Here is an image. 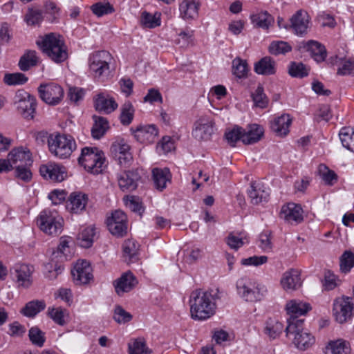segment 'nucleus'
Returning a JSON list of instances; mask_svg holds the SVG:
<instances>
[{"label": "nucleus", "mask_w": 354, "mask_h": 354, "mask_svg": "<svg viewBox=\"0 0 354 354\" xmlns=\"http://www.w3.org/2000/svg\"><path fill=\"white\" fill-rule=\"evenodd\" d=\"M354 267V254L351 251H345L340 257V270L348 273Z\"/></svg>", "instance_id": "43"}, {"label": "nucleus", "mask_w": 354, "mask_h": 354, "mask_svg": "<svg viewBox=\"0 0 354 354\" xmlns=\"http://www.w3.org/2000/svg\"><path fill=\"white\" fill-rule=\"evenodd\" d=\"M142 23L146 28H153L160 25L158 17L148 12H144L142 16Z\"/></svg>", "instance_id": "56"}, {"label": "nucleus", "mask_w": 354, "mask_h": 354, "mask_svg": "<svg viewBox=\"0 0 354 354\" xmlns=\"http://www.w3.org/2000/svg\"><path fill=\"white\" fill-rule=\"evenodd\" d=\"M245 240H246L245 237L239 236L231 232L226 238L225 242L231 249L237 250L244 245Z\"/></svg>", "instance_id": "54"}, {"label": "nucleus", "mask_w": 354, "mask_h": 354, "mask_svg": "<svg viewBox=\"0 0 354 354\" xmlns=\"http://www.w3.org/2000/svg\"><path fill=\"white\" fill-rule=\"evenodd\" d=\"M64 220L55 209L46 208L37 218L39 229L49 235L59 234L63 228Z\"/></svg>", "instance_id": "6"}, {"label": "nucleus", "mask_w": 354, "mask_h": 354, "mask_svg": "<svg viewBox=\"0 0 354 354\" xmlns=\"http://www.w3.org/2000/svg\"><path fill=\"white\" fill-rule=\"evenodd\" d=\"M288 72L292 77H304L308 75V69L301 62L291 63Z\"/></svg>", "instance_id": "51"}, {"label": "nucleus", "mask_w": 354, "mask_h": 354, "mask_svg": "<svg viewBox=\"0 0 354 354\" xmlns=\"http://www.w3.org/2000/svg\"><path fill=\"white\" fill-rule=\"evenodd\" d=\"M138 249V243L133 239H128L125 241L123 244V252L124 254L129 256L130 258H133L137 254Z\"/></svg>", "instance_id": "55"}, {"label": "nucleus", "mask_w": 354, "mask_h": 354, "mask_svg": "<svg viewBox=\"0 0 354 354\" xmlns=\"http://www.w3.org/2000/svg\"><path fill=\"white\" fill-rule=\"evenodd\" d=\"M283 330V326L276 318H269L266 322L264 333L270 339H274L278 337Z\"/></svg>", "instance_id": "35"}, {"label": "nucleus", "mask_w": 354, "mask_h": 354, "mask_svg": "<svg viewBox=\"0 0 354 354\" xmlns=\"http://www.w3.org/2000/svg\"><path fill=\"white\" fill-rule=\"evenodd\" d=\"M28 165H25L15 167L16 169V177L26 182L29 181L32 178V173L28 167Z\"/></svg>", "instance_id": "58"}, {"label": "nucleus", "mask_w": 354, "mask_h": 354, "mask_svg": "<svg viewBox=\"0 0 354 354\" xmlns=\"http://www.w3.org/2000/svg\"><path fill=\"white\" fill-rule=\"evenodd\" d=\"M236 289L238 295L248 302L261 300L266 292V288L263 285L248 277H242L238 279Z\"/></svg>", "instance_id": "7"}, {"label": "nucleus", "mask_w": 354, "mask_h": 354, "mask_svg": "<svg viewBox=\"0 0 354 354\" xmlns=\"http://www.w3.org/2000/svg\"><path fill=\"white\" fill-rule=\"evenodd\" d=\"M24 20L28 25L34 26L39 24L43 20L41 10L33 8L28 9Z\"/></svg>", "instance_id": "48"}, {"label": "nucleus", "mask_w": 354, "mask_h": 354, "mask_svg": "<svg viewBox=\"0 0 354 354\" xmlns=\"http://www.w3.org/2000/svg\"><path fill=\"white\" fill-rule=\"evenodd\" d=\"M252 100L256 106L263 109L268 103V100L263 93V88L259 86L252 94Z\"/></svg>", "instance_id": "52"}, {"label": "nucleus", "mask_w": 354, "mask_h": 354, "mask_svg": "<svg viewBox=\"0 0 354 354\" xmlns=\"http://www.w3.org/2000/svg\"><path fill=\"white\" fill-rule=\"evenodd\" d=\"M308 311H288L286 336L301 350H306L315 342L314 337L303 330V324Z\"/></svg>", "instance_id": "1"}, {"label": "nucleus", "mask_w": 354, "mask_h": 354, "mask_svg": "<svg viewBox=\"0 0 354 354\" xmlns=\"http://www.w3.org/2000/svg\"><path fill=\"white\" fill-rule=\"evenodd\" d=\"M28 336L31 342L39 347L44 345L46 340L45 333L36 326L29 330Z\"/></svg>", "instance_id": "47"}, {"label": "nucleus", "mask_w": 354, "mask_h": 354, "mask_svg": "<svg viewBox=\"0 0 354 354\" xmlns=\"http://www.w3.org/2000/svg\"><path fill=\"white\" fill-rule=\"evenodd\" d=\"M111 61L112 56L108 51L95 52L88 58L89 71L98 81L104 82L110 77Z\"/></svg>", "instance_id": "5"}, {"label": "nucleus", "mask_w": 354, "mask_h": 354, "mask_svg": "<svg viewBox=\"0 0 354 354\" xmlns=\"http://www.w3.org/2000/svg\"><path fill=\"white\" fill-rule=\"evenodd\" d=\"M223 303L222 295L218 290L196 289L191 292L189 299L190 310H214L223 308Z\"/></svg>", "instance_id": "2"}, {"label": "nucleus", "mask_w": 354, "mask_h": 354, "mask_svg": "<svg viewBox=\"0 0 354 354\" xmlns=\"http://www.w3.org/2000/svg\"><path fill=\"white\" fill-rule=\"evenodd\" d=\"M153 180L156 189H164L171 180V175L167 168H154L152 170Z\"/></svg>", "instance_id": "30"}, {"label": "nucleus", "mask_w": 354, "mask_h": 354, "mask_svg": "<svg viewBox=\"0 0 354 354\" xmlns=\"http://www.w3.org/2000/svg\"><path fill=\"white\" fill-rule=\"evenodd\" d=\"M39 172L45 179L53 182H62L67 176L66 169L63 165L52 162L42 165Z\"/></svg>", "instance_id": "12"}, {"label": "nucleus", "mask_w": 354, "mask_h": 354, "mask_svg": "<svg viewBox=\"0 0 354 354\" xmlns=\"http://www.w3.org/2000/svg\"><path fill=\"white\" fill-rule=\"evenodd\" d=\"M48 315L56 324L63 326L70 320V315L68 311H48Z\"/></svg>", "instance_id": "53"}, {"label": "nucleus", "mask_w": 354, "mask_h": 354, "mask_svg": "<svg viewBox=\"0 0 354 354\" xmlns=\"http://www.w3.org/2000/svg\"><path fill=\"white\" fill-rule=\"evenodd\" d=\"M37 44L56 63L62 62L68 57L67 48L59 35L53 32L47 34Z\"/></svg>", "instance_id": "3"}, {"label": "nucleus", "mask_w": 354, "mask_h": 354, "mask_svg": "<svg viewBox=\"0 0 354 354\" xmlns=\"http://www.w3.org/2000/svg\"><path fill=\"white\" fill-rule=\"evenodd\" d=\"M15 104L24 118H33L36 109V99L33 95L24 90L18 91L15 96Z\"/></svg>", "instance_id": "9"}, {"label": "nucleus", "mask_w": 354, "mask_h": 354, "mask_svg": "<svg viewBox=\"0 0 354 354\" xmlns=\"http://www.w3.org/2000/svg\"><path fill=\"white\" fill-rule=\"evenodd\" d=\"M134 137L142 143H152L158 136V131L154 124L139 125L136 129L131 128Z\"/></svg>", "instance_id": "16"}, {"label": "nucleus", "mask_w": 354, "mask_h": 354, "mask_svg": "<svg viewBox=\"0 0 354 354\" xmlns=\"http://www.w3.org/2000/svg\"><path fill=\"white\" fill-rule=\"evenodd\" d=\"M242 142L245 145H252L258 142L263 135V128L257 124L249 125L243 129Z\"/></svg>", "instance_id": "28"}, {"label": "nucleus", "mask_w": 354, "mask_h": 354, "mask_svg": "<svg viewBox=\"0 0 354 354\" xmlns=\"http://www.w3.org/2000/svg\"><path fill=\"white\" fill-rule=\"evenodd\" d=\"M107 226L112 234L123 236L127 230L126 214L121 210L115 211L112 216L107 218Z\"/></svg>", "instance_id": "13"}, {"label": "nucleus", "mask_w": 354, "mask_h": 354, "mask_svg": "<svg viewBox=\"0 0 354 354\" xmlns=\"http://www.w3.org/2000/svg\"><path fill=\"white\" fill-rule=\"evenodd\" d=\"M268 261L266 256H253L241 261L243 265L258 266L266 263Z\"/></svg>", "instance_id": "59"}, {"label": "nucleus", "mask_w": 354, "mask_h": 354, "mask_svg": "<svg viewBox=\"0 0 354 354\" xmlns=\"http://www.w3.org/2000/svg\"><path fill=\"white\" fill-rule=\"evenodd\" d=\"M136 277L131 272L128 271L123 273L120 278L113 282L116 293L121 296L125 292L132 290L138 284Z\"/></svg>", "instance_id": "18"}, {"label": "nucleus", "mask_w": 354, "mask_h": 354, "mask_svg": "<svg viewBox=\"0 0 354 354\" xmlns=\"http://www.w3.org/2000/svg\"><path fill=\"white\" fill-rule=\"evenodd\" d=\"M354 71V62L348 59L342 62L337 69V74L340 75H350Z\"/></svg>", "instance_id": "61"}, {"label": "nucleus", "mask_w": 354, "mask_h": 354, "mask_svg": "<svg viewBox=\"0 0 354 354\" xmlns=\"http://www.w3.org/2000/svg\"><path fill=\"white\" fill-rule=\"evenodd\" d=\"M9 26L6 23H3L0 28V44L3 45L8 44L11 39L12 35L10 33Z\"/></svg>", "instance_id": "64"}, {"label": "nucleus", "mask_w": 354, "mask_h": 354, "mask_svg": "<svg viewBox=\"0 0 354 354\" xmlns=\"http://www.w3.org/2000/svg\"><path fill=\"white\" fill-rule=\"evenodd\" d=\"M292 49L291 46L285 41H272L269 46V52L272 55L285 54Z\"/></svg>", "instance_id": "50"}, {"label": "nucleus", "mask_w": 354, "mask_h": 354, "mask_svg": "<svg viewBox=\"0 0 354 354\" xmlns=\"http://www.w3.org/2000/svg\"><path fill=\"white\" fill-rule=\"evenodd\" d=\"M140 176L137 170L124 171L118 177V185L123 192L136 189Z\"/></svg>", "instance_id": "21"}, {"label": "nucleus", "mask_w": 354, "mask_h": 354, "mask_svg": "<svg viewBox=\"0 0 354 354\" xmlns=\"http://www.w3.org/2000/svg\"><path fill=\"white\" fill-rule=\"evenodd\" d=\"M232 71L234 75L239 78L245 77L249 71L247 62L239 57L235 58L232 62Z\"/></svg>", "instance_id": "42"}, {"label": "nucleus", "mask_w": 354, "mask_h": 354, "mask_svg": "<svg viewBox=\"0 0 354 354\" xmlns=\"http://www.w3.org/2000/svg\"><path fill=\"white\" fill-rule=\"evenodd\" d=\"M111 153L119 163L127 165L132 160V155L130 152V147L124 140L115 142L111 147Z\"/></svg>", "instance_id": "20"}, {"label": "nucleus", "mask_w": 354, "mask_h": 354, "mask_svg": "<svg viewBox=\"0 0 354 354\" xmlns=\"http://www.w3.org/2000/svg\"><path fill=\"white\" fill-rule=\"evenodd\" d=\"M304 47L310 52L311 57L317 62H323L326 57V50L324 46L315 41L306 42Z\"/></svg>", "instance_id": "32"}, {"label": "nucleus", "mask_w": 354, "mask_h": 354, "mask_svg": "<svg viewBox=\"0 0 354 354\" xmlns=\"http://www.w3.org/2000/svg\"><path fill=\"white\" fill-rule=\"evenodd\" d=\"M40 98L49 105L58 104L64 97V90L58 84L50 83L38 87Z\"/></svg>", "instance_id": "10"}, {"label": "nucleus", "mask_w": 354, "mask_h": 354, "mask_svg": "<svg viewBox=\"0 0 354 354\" xmlns=\"http://www.w3.org/2000/svg\"><path fill=\"white\" fill-rule=\"evenodd\" d=\"M12 169L17 166L31 165V153L29 149L24 147L12 149L8 154Z\"/></svg>", "instance_id": "19"}, {"label": "nucleus", "mask_w": 354, "mask_h": 354, "mask_svg": "<svg viewBox=\"0 0 354 354\" xmlns=\"http://www.w3.org/2000/svg\"><path fill=\"white\" fill-rule=\"evenodd\" d=\"M248 196L252 204L258 205L268 201L270 189L260 181L252 182L248 191Z\"/></svg>", "instance_id": "17"}, {"label": "nucleus", "mask_w": 354, "mask_h": 354, "mask_svg": "<svg viewBox=\"0 0 354 354\" xmlns=\"http://www.w3.org/2000/svg\"><path fill=\"white\" fill-rule=\"evenodd\" d=\"M93 13L98 17L109 15L114 11L113 7L109 3L97 2L91 6Z\"/></svg>", "instance_id": "45"}, {"label": "nucleus", "mask_w": 354, "mask_h": 354, "mask_svg": "<svg viewBox=\"0 0 354 354\" xmlns=\"http://www.w3.org/2000/svg\"><path fill=\"white\" fill-rule=\"evenodd\" d=\"M193 37V31L190 30L182 31L178 34V38L176 39V43L181 44V46L185 47L192 42Z\"/></svg>", "instance_id": "62"}, {"label": "nucleus", "mask_w": 354, "mask_h": 354, "mask_svg": "<svg viewBox=\"0 0 354 354\" xmlns=\"http://www.w3.org/2000/svg\"><path fill=\"white\" fill-rule=\"evenodd\" d=\"M14 275L19 286L28 288L32 283V274L33 267L26 264H16L14 268Z\"/></svg>", "instance_id": "22"}, {"label": "nucleus", "mask_w": 354, "mask_h": 354, "mask_svg": "<svg viewBox=\"0 0 354 354\" xmlns=\"http://www.w3.org/2000/svg\"><path fill=\"white\" fill-rule=\"evenodd\" d=\"M280 216L288 223H298L303 220V210L299 205L288 203L282 207Z\"/></svg>", "instance_id": "23"}, {"label": "nucleus", "mask_w": 354, "mask_h": 354, "mask_svg": "<svg viewBox=\"0 0 354 354\" xmlns=\"http://www.w3.org/2000/svg\"><path fill=\"white\" fill-rule=\"evenodd\" d=\"M281 284L286 290H294L301 286L300 273L296 269L285 272L281 279Z\"/></svg>", "instance_id": "25"}, {"label": "nucleus", "mask_w": 354, "mask_h": 354, "mask_svg": "<svg viewBox=\"0 0 354 354\" xmlns=\"http://www.w3.org/2000/svg\"><path fill=\"white\" fill-rule=\"evenodd\" d=\"M94 107L100 113L110 114L118 107L115 99L105 93H100L93 99Z\"/></svg>", "instance_id": "15"}, {"label": "nucleus", "mask_w": 354, "mask_h": 354, "mask_svg": "<svg viewBox=\"0 0 354 354\" xmlns=\"http://www.w3.org/2000/svg\"><path fill=\"white\" fill-rule=\"evenodd\" d=\"M291 27L297 35L305 34L308 28L310 17L307 12L299 10L290 19Z\"/></svg>", "instance_id": "24"}, {"label": "nucleus", "mask_w": 354, "mask_h": 354, "mask_svg": "<svg viewBox=\"0 0 354 354\" xmlns=\"http://www.w3.org/2000/svg\"><path fill=\"white\" fill-rule=\"evenodd\" d=\"M129 354H153L144 339H136L128 344Z\"/></svg>", "instance_id": "39"}, {"label": "nucleus", "mask_w": 354, "mask_h": 354, "mask_svg": "<svg viewBox=\"0 0 354 354\" xmlns=\"http://www.w3.org/2000/svg\"><path fill=\"white\" fill-rule=\"evenodd\" d=\"M78 162L88 172L93 174L102 173L106 167L104 152L95 147L83 148Z\"/></svg>", "instance_id": "4"}, {"label": "nucleus", "mask_w": 354, "mask_h": 354, "mask_svg": "<svg viewBox=\"0 0 354 354\" xmlns=\"http://www.w3.org/2000/svg\"><path fill=\"white\" fill-rule=\"evenodd\" d=\"M126 204L131 211L137 212L139 214H141L144 211L140 199L138 197L130 196L127 201Z\"/></svg>", "instance_id": "60"}, {"label": "nucleus", "mask_w": 354, "mask_h": 354, "mask_svg": "<svg viewBox=\"0 0 354 354\" xmlns=\"http://www.w3.org/2000/svg\"><path fill=\"white\" fill-rule=\"evenodd\" d=\"M312 307L308 302L299 299H292L287 301L285 310H311Z\"/></svg>", "instance_id": "57"}, {"label": "nucleus", "mask_w": 354, "mask_h": 354, "mask_svg": "<svg viewBox=\"0 0 354 354\" xmlns=\"http://www.w3.org/2000/svg\"><path fill=\"white\" fill-rule=\"evenodd\" d=\"M93 119L94 124L91 129V135L93 138L100 139L109 129V122L105 118L102 116L93 115Z\"/></svg>", "instance_id": "34"}, {"label": "nucleus", "mask_w": 354, "mask_h": 354, "mask_svg": "<svg viewBox=\"0 0 354 354\" xmlns=\"http://www.w3.org/2000/svg\"><path fill=\"white\" fill-rule=\"evenodd\" d=\"M215 131L214 122L212 119L203 116L195 123L192 136L199 141H207L212 138Z\"/></svg>", "instance_id": "11"}, {"label": "nucleus", "mask_w": 354, "mask_h": 354, "mask_svg": "<svg viewBox=\"0 0 354 354\" xmlns=\"http://www.w3.org/2000/svg\"><path fill=\"white\" fill-rule=\"evenodd\" d=\"M354 299L348 297L337 298L333 302V310H353Z\"/></svg>", "instance_id": "49"}, {"label": "nucleus", "mask_w": 354, "mask_h": 354, "mask_svg": "<svg viewBox=\"0 0 354 354\" xmlns=\"http://www.w3.org/2000/svg\"><path fill=\"white\" fill-rule=\"evenodd\" d=\"M344 147L354 153V130L350 127L342 128L339 133Z\"/></svg>", "instance_id": "38"}, {"label": "nucleus", "mask_w": 354, "mask_h": 354, "mask_svg": "<svg viewBox=\"0 0 354 354\" xmlns=\"http://www.w3.org/2000/svg\"><path fill=\"white\" fill-rule=\"evenodd\" d=\"M277 64L270 57L261 58L254 64V71L259 75H271L276 73Z\"/></svg>", "instance_id": "29"}, {"label": "nucleus", "mask_w": 354, "mask_h": 354, "mask_svg": "<svg viewBox=\"0 0 354 354\" xmlns=\"http://www.w3.org/2000/svg\"><path fill=\"white\" fill-rule=\"evenodd\" d=\"M95 235V228L93 226L86 227L79 233L78 243L82 248H90L93 242Z\"/></svg>", "instance_id": "37"}, {"label": "nucleus", "mask_w": 354, "mask_h": 354, "mask_svg": "<svg viewBox=\"0 0 354 354\" xmlns=\"http://www.w3.org/2000/svg\"><path fill=\"white\" fill-rule=\"evenodd\" d=\"M88 202V196L82 192H73L67 201V209L73 213H79L84 209Z\"/></svg>", "instance_id": "27"}, {"label": "nucleus", "mask_w": 354, "mask_h": 354, "mask_svg": "<svg viewBox=\"0 0 354 354\" xmlns=\"http://www.w3.org/2000/svg\"><path fill=\"white\" fill-rule=\"evenodd\" d=\"M254 26L267 29L273 22V17L267 12H261L251 16Z\"/></svg>", "instance_id": "40"}, {"label": "nucleus", "mask_w": 354, "mask_h": 354, "mask_svg": "<svg viewBox=\"0 0 354 354\" xmlns=\"http://www.w3.org/2000/svg\"><path fill=\"white\" fill-rule=\"evenodd\" d=\"M259 247L265 252H270L272 250V245L270 234L268 232H263L259 236Z\"/></svg>", "instance_id": "63"}, {"label": "nucleus", "mask_w": 354, "mask_h": 354, "mask_svg": "<svg viewBox=\"0 0 354 354\" xmlns=\"http://www.w3.org/2000/svg\"><path fill=\"white\" fill-rule=\"evenodd\" d=\"M39 58L35 50H28L19 61V67L22 71H27L37 64Z\"/></svg>", "instance_id": "36"}, {"label": "nucleus", "mask_w": 354, "mask_h": 354, "mask_svg": "<svg viewBox=\"0 0 354 354\" xmlns=\"http://www.w3.org/2000/svg\"><path fill=\"white\" fill-rule=\"evenodd\" d=\"M199 2L195 0H183L179 4L180 17L185 20L194 19L198 15Z\"/></svg>", "instance_id": "26"}, {"label": "nucleus", "mask_w": 354, "mask_h": 354, "mask_svg": "<svg viewBox=\"0 0 354 354\" xmlns=\"http://www.w3.org/2000/svg\"><path fill=\"white\" fill-rule=\"evenodd\" d=\"M349 342L343 339H338L330 341L324 348L325 354H349Z\"/></svg>", "instance_id": "31"}, {"label": "nucleus", "mask_w": 354, "mask_h": 354, "mask_svg": "<svg viewBox=\"0 0 354 354\" xmlns=\"http://www.w3.org/2000/svg\"><path fill=\"white\" fill-rule=\"evenodd\" d=\"M73 280L76 284H86L93 278L92 268L86 260H79L71 270Z\"/></svg>", "instance_id": "14"}, {"label": "nucleus", "mask_w": 354, "mask_h": 354, "mask_svg": "<svg viewBox=\"0 0 354 354\" xmlns=\"http://www.w3.org/2000/svg\"><path fill=\"white\" fill-rule=\"evenodd\" d=\"M48 145L50 153L60 159L70 157L76 149V143L73 138L66 134H58L54 137H50Z\"/></svg>", "instance_id": "8"}, {"label": "nucleus", "mask_w": 354, "mask_h": 354, "mask_svg": "<svg viewBox=\"0 0 354 354\" xmlns=\"http://www.w3.org/2000/svg\"><path fill=\"white\" fill-rule=\"evenodd\" d=\"M28 77L23 73H7L4 75V82L10 86L22 85L28 81Z\"/></svg>", "instance_id": "44"}, {"label": "nucleus", "mask_w": 354, "mask_h": 354, "mask_svg": "<svg viewBox=\"0 0 354 354\" xmlns=\"http://www.w3.org/2000/svg\"><path fill=\"white\" fill-rule=\"evenodd\" d=\"M134 115V109L132 104L127 101L122 104L121 107V113L120 120L123 125H129L133 120Z\"/></svg>", "instance_id": "41"}, {"label": "nucleus", "mask_w": 354, "mask_h": 354, "mask_svg": "<svg viewBox=\"0 0 354 354\" xmlns=\"http://www.w3.org/2000/svg\"><path fill=\"white\" fill-rule=\"evenodd\" d=\"M243 128L235 127L232 129L227 131L225 133V138L229 145L235 146L237 141L242 142Z\"/></svg>", "instance_id": "46"}, {"label": "nucleus", "mask_w": 354, "mask_h": 354, "mask_svg": "<svg viewBox=\"0 0 354 354\" xmlns=\"http://www.w3.org/2000/svg\"><path fill=\"white\" fill-rule=\"evenodd\" d=\"M292 120L289 115L283 114L276 118L271 124L272 129L278 135L285 136L289 131Z\"/></svg>", "instance_id": "33"}]
</instances>
